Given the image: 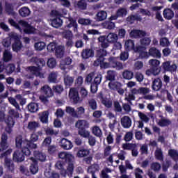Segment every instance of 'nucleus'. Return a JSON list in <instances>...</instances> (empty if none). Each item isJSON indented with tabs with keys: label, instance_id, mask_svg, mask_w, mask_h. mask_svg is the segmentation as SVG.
Instances as JSON below:
<instances>
[{
	"label": "nucleus",
	"instance_id": "a878e982",
	"mask_svg": "<svg viewBox=\"0 0 178 178\" xmlns=\"http://www.w3.org/2000/svg\"><path fill=\"white\" fill-rule=\"evenodd\" d=\"M149 56H152V58L159 59L162 58V54H161V51L156 49V47H151L149 49Z\"/></svg>",
	"mask_w": 178,
	"mask_h": 178
},
{
	"label": "nucleus",
	"instance_id": "f03ea898",
	"mask_svg": "<svg viewBox=\"0 0 178 178\" xmlns=\"http://www.w3.org/2000/svg\"><path fill=\"white\" fill-rule=\"evenodd\" d=\"M9 115L7 117L5 118V123L6 124L5 128V131L8 133V134H10L12 131H13V126H15V120H13V118L15 119H19L20 118V114L19 113L18 111H16L15 109H10L8 111Z\"/></svg>",
	"mask_w": 178,
	"mask_h": 178
},
{
	"label": "nucleus",
	"instance_id": "bf43d9fd",
	"mask_svg": "<svg viewBox=\"0 0 178 178\" xmlns=\"http://www.w3.org/2000/svg\"><path fill=\"white\" fill-rule=\"evenodd\" d=\"M66 113H69L72 118H75V116H77V112L76 110H74V108L71 106H67L66 107Z\"/></svg>",
	"mask_w": 178,
	"mask_h": 178
},
{
	"label": "nucleus",
	"instance_id": "1a4fd4ad",
	"mask_svg": "<svg viewBox=\"0 0 178 178\" xmlns=\"http://www.w3.org/2000/svg\"><path fill=\"white\" fill-rule=\"evenodd\" d=\"M66 25L65 29H72L74 33H77L79 30V24H77V21L73 17H68L65 22Z\"/></svg>",
	"mask_w": 178,
	"mask_h": 178
},
{
	"label": "nucleus",
	"instance_id": "7c9ffc66",
	"mask_svg": "<svg viewBox=\"0 0 178 178\" xmlns=\"http://www.w3.org/2000/svg\"><path fill=\"white\" fill-rule=\"evenodd\" d=\"M62 24H63V20L60 19V17H56L51 20V25L54 29H59V27H62Z\"/></svg>",
	"mask_w": 178,
	"mask_h": 178
},
{
	"label": "nucleus",
	"instance_id": "dca6fc26",
	"mask_svg": "<svg viewBox=\"0 0 178 178\" xmlns=\"http://www.w3.org/2000/svg\"><path fill=\"white\" fill-rule=\"evenodd\" d=\"M72 62H73V60L70 58V57H66L64 59H62L60 63V69L61 70H63V72L66 74L67 73V66L72 65Z\"/></svg>",
	"mask_w": 178,
	"mask_h": 178
},
{
	"label": "nucleus",
	"instance_id": "e433bc0d",
	"mask_svg": "<svg viewBox=\"0 0 178 178\" xmlns=\"http://www.w3.org/2000/svg\"><path fill=\"white\" fill-rule=\"evenodd\" d=\"M158 124L160 126V127H168L172 124V121H170L169 119L161 118L159 120Z\"/></svg>",
	"mask_w": 178,
	"mask_h": 178
},
{
	"label": "nucleus",
	"instance_id": "c85d7f7f",
	"mask_svg": "<svg viewBox=\"0 0 178 178\" xmlns=\"http://www.w3.org/2000/svg\"><path fill=\"white\" fill-rule=\"evenodd\" d=\"M90 155V149H86L84 147H79L76 153V156L78 158H86Z\"/></svg>",
	"mask_w": 178,
	"mask_h": 178
},
{
	"label": "nucleus",
	"instance_id": "f704fd0d",
	"mask_svg": "<svg viewBox=\"0 0 178 178\" xmlns=\"http://www.w3.org/2000/svg\"><path fill=\"white\" fill-rule=\"evenodd\" d=\"M107 16H108V13H106V11L105 10L99 11L96 15L97 20V22H104V20L106 19Z\"/></svg>",
	"mask_w": 178,
	"mask_h": 178
},
{
	"label": "nucleus",
	"instance_id": "49530a36",
	"mask_svg": "<svg viewBox=\"0 0 178 178\" xmlns=\"http://www.w3.org/2000/svg\"><path fill=\"white\" fill-rule=\"evenodd\" d=\"M116 13L118 17H126L127 16V8H120L116 11Z\"/></svg>",
	"mask_w": 178,
	"mask_h": 178
},
{
	"label": "nucleus",
	"instance_id": "79ce46f5",
	"mask_svg": "<svg viewBox=\"0 0 178 178\" xmlns=\"http://www.w3.org/2000/svg\"><path fill=\"white\" fill-rule=\"evenodd\" d=\"M28 111L31 112V113H35L38 111V104L35 102H31L28 104Z\"/></svg>",
	"mask_w": 178,
	"mask_h": 178
},
{
	"label": "nucleus",
	"instance_id": "58836bf2",
	"mask_svg": "<svg viewBox=\"0 0 178 178\" xmlns=\"http://www.w3.org/2000/svg\"><path fill=\"white\" fill-rule=\"evenodd\" d=\"M119 37L118 36V34L110 33L106 38L107 39V41L111 43L116 42L118 40Z\"/></svg>",
	"mask_w": 178,
	"mask_h": 178
},
{
	"label": "nucleus",
	"instance_id": "6e6552de",
	"mask_svg": "<svg viewBox=\"0 0 178 178\" xmlns=\"http://www.w3.org/2000/svg\"><path fill=\"white\" fill-rule=\"evenodd\" d=\"M69 98L72 105H77V104H80L82 101L80 97V95H79V91L76 88H72L70 89Z\"/></svg>",
	"mask_w": 178,
	"mask_h": 178
},
{
	"label": "nucleus",
	"instance_id": "69168bd1",
	"mask_svg": "<svg viewBox=\"0 0 178 178\" xmlns=\"http://www.w3.org/2000/svg\"><path fill=\"white\" fill-rule=\"evenodd\" d=\"M152 170H154V172H159L161 170V164L158 162H154L151 164L150 166Z\"/></svg>",
	"mask_w": 178,
	"mask_h": 178
},
{
	"label": "nucleus",
	"instance_id": "4d7b16f0",
	"mask_svg": "<svg viewBox=\"0 0 178 178\" xmlns=\"http://www.w3.org/2000/svg\"><path fill=\"white\" fill-rule=\"evenodd\" d=\"M53 92H56V94H62L63 92V86L62 85H56L52 88Z\"/></svg>",
	"mask_w": 178,
	"mask_h": 178
},
{
	"label": "nucleus",
	"instance_id": "f257e3e1",
	"mask_svg": "<svg viewBox=\"0 0 178 178\" xmlns=\"http://www.w3.org/2000/svg\"><path fill=\"white\" fill-rule=\"evenodd\" d=\"M108 52L106 50L104 49H100L96 52V58L97 59L94 61V66H101V67H104V69H107V67H112L115 70H122L123 69V64L115 57L108 58V62H105V56L107 55Z\"/></svg>",
	"mask_w": 178,
	"mask_h": 178
},
{
	"label": "nucleus",
	"instance_id": "39448f33",
	"mask_svg": "<svg viewBox=\"0 0 178 178\" xmlns=\"http://www.w3.org/2000/svg\"><path fill=\"white\" fill-rule=\"evenodd\" d=\"M58 157L62 159L63 162L67 163V170L70 175L74 172V163H73V156L65 152L58 154Z\"/></svg>",
	"mask_w": 178,
	"mask_h": 178
},
{
	"label": "nucleus",
	"instance_id": "2f4dec72",
	"mask_svg": "<svg viewBox=\"0 0 178 178\" xmlns=\"http://www.w3.org/2000/svg\"><path fill=\"white\" fill-rule=\"evenodd\" d=\"M163 17L168 20H172L175 16V13L170 8H165L163 10Z\"/></svg>",
	"mask_w": 178,
	"mask_h": 178
},
{
	"label": "nucleus",
	"instance_id": "bb28decb",
	"mask_svg": "<svg viewBox=\"0 0 178 178\" xmlns=\"http://www.w3.org/2000/svg\"><path fill=\"white\" fill-rule=\"evenodd\" d=\"M152 88L153 91H159L162 88V80L161 78H155L153 80Z\"/></svg>",
	"mask_w": 178,
	"mask_h": 178
},
{
	"label": "nucleus",
	"instance_id": "aec40b11",
	"mask_svg": "<svg viewBox=\"0 0 178 178\" xmlns=\"http://www.w3.org/2000/svg\"><path fill=\"white\" fill-rule=\"evenodd\" d=\"M88 6L87 0H79L74 4L75 9H78V10H87Z\"/></svg>",
	"mask_w": 178,
	"mask_h": 178
},
{
	"label": "nucleus",
	"instance_id": "13d9d810",
	"mask_svg": "<svg viewBox=\"0 0 178 178\" xmlns=\"http://www.w3.org/2000/svg\"><path fill=\"white\" fill-rule=\"evenodd\" d=\"M78 23L82 26H90V24H91V20L90 19L79 18Z\"/></svg>",
	"mask_w": 178,
	"mask_h": 178
},
{
	"label": "nucleus",
	"instance_id": "a211bd4d",
	"mask_svg": "<svg viewBox=\"0 0 178 178\" xmlns=\"http://www.w3.org/2000/svg\"><path fill=\"white\" fill-rule=\"evenodd\" d=\"M31 62L36 65V67H38L39 70H42V68L45 66L47 63L44 58H40L38 57H33L31 58Z\"/></svg>",
	"mask_w": 178,
	"mask_h": 178
},
{
	"label": "nucleus",
	"instance_id": "b1692460",
	"mask_svg": "<svg viewBox=\"0 0 178 178\" xmlns=\"http://www.w3.org/2000/svg\"><path fill=\"white\" fill-rule=\"evenodd\" d=\"M60 145L63 149L69 150L72 149L73 148V143L72 141L66 139V138H62L60 142Z\"/></svg>",
	"mask_w": 178,
	"mask_h": 178
},
{
	"label": "nucleus",
	"instance_id": "5701e85b",
	"mask_svg": "<svg viewBox=\"0 0 178 178\" xmlns=\"http://www.w3.org/2000/svg\"><path fill=\"white\" fill-rule=\"evenodd\" d=\"M31 161H32V163L30 165V172L32 175H35L38 172V161L35 158L31 157Z\"/></svg>",
	"mask_w": 178,
	"mask_h": 178
},
{
	"label": "nucleus",
	"instance_id": "423d86ee",
	"mask_svg": "<svg viewBox=\"0 0 178 178\" xmlns=\"http://www.w3.org/2000/svg\"><path fill=\"white\" fill-rule=\"evenodd\" d=\"M12 148H9L6 152L1 154V158H5L4 159V166L8 172H14L15 171V163L12 159H8V155H10L13 152Z\"/></svg>",
	"mask_w": 178,
	"mask_h": 178
},
{
	"label": "nucleus",
	"instance_id": "37998d69",
	"mask_svg": "<svg viewBox=\"0 0 178 178\" xmlns=\"http://www.w3.org/2000/svg\"><path fill=\"white\" fill-rule=\"evenodd\" d=\"M168 155L173 159L175 162L178 161V152L175 149H170L168 150Z\"/></svg>",
	"mask_w": 178,
	"mask_h": 178
},
{
	"label": "nucleus",
	"instance_id": "6ab92c4d",
	"mask_svg": "<svg viewBox=\"0 0 178 178\" xmlns=\"http://www.w3.org/2000/svg\"><path fill=\"white\" fill-rule=\"evenodd\" d=\"M145 35H147V32L139 29H134L130 33L131 38H143Z\"/></svg>",
	"mask_w": 178,
	"mask_h": 178
},
{
	"label": "nucleus",
	"instance_id": "cd10ccee",
	"mask_svg": "<svg viewBox=\"0 0 178 178\" xmlns=\"http://www.w3.org/2000/svg\"><path fill=\"white\" fill-rule=\"evenodd\" d=\"M121 124L124 129H130L131 127V118L124 115L121 118Z\"/></svg>",
	"mask_w": 178,
	"mask_h": 178
},
{
	"label": "nucleus",
	"instance_id": "4be33fe9",
	"mask_svg": "<svg viewBox=\"0 0 178 178\" xmlns=\"http://www.w3.org/2000/svg\"><path fill=\"white\" fill-rule=\"evenodd\" d=\"M40 92L46 97H54V91L52 90V88H51V87H49V86L48 85H44V86H42L40 88Z\"/></svg>",
	"mask_w": 178,
	"mask_h": 178
},
{
	"label": "nucleus",
	"instance_id": "6e6d98bb",
	"mask_svg": "<svg viewBox=\"0 0 178 178\" xmlns=\"http://www.w3.org/2000/svg\"><path fill=\"white\" fill-rule=\"evenodd\" d=\"M45 42H38L35 43L34 48L35 51H42L45 48Z\"/></svg>",
	"mask_w": 178,
	"mask_h": 178
},
{
	"label": "nucleus",
	"instance_id": "4c0bfd02",
	"mask_svg": "<svg viewBox=\"0 0 178 178\" xmlns=\"http://www.w3.org/2000/svg\"><path fill=\"white\" fill-rule=\"evenodd\" d=\"M30 9L27 7H22L19 10V14L22 16V17H27V16H30Z\"/></svg>",
	"mask_w": 178,
	"mask_h": 178
},
{
	"label": "nucleus",
	"instance_id": "f8f14e48",
	"mask_svg": "<svg viewBox=\"0 0 178 178\" xmlns=\"http://www.w3.org/2000/svg\"><path fill=\"white\" fill-rule=\"evenodd\" d=\"M145 51H147V47L138 45L135 49V54H139V59H148L149 58V53Z\"/></svg>",
	"mask_w": 178,
	"mask_h": 178
},
{
	"label": "nucleus",
	"instance_id": "680f3d73",
	"mask_svg": "<svg viewBox=\"0 0 178 178\" xmlns=\"http://www.w3.org/2000/svg\"><path fill=\"white\" fill-rule=\"evenodd\" d=\"M8 23H9V24H10V26H12L13 27H15V29H16L17 30H22V28L20 27V25L19 24V22L17 24V22H16L15 21V19H13L12 18H9Z\"/></svg>",
	"mask_w": 178,
	"mask_h": 178
},
{
	"label": "nucleus",
	"instance_id": "5fc2aeb1",
	"mask_svg": "<svg viewBox=\"0 0 178 178\" xmlns=\"http://www.w3.org/2000/svg\"><path fill=\"white\" fill-rule=\"evenodd\" d=\"M3 62H9L10 60H12V54H10V52H9L8 50H6L3 52Z\"/></svg>",
	"mask_w": 178,
	"mask_h": 178
},
{
	"label": "nucleus",
	"instance_id": "9b49d317",
	"mask_svg": "<svg viewBox=\"0 0 178 178\" xmlns=\"http://www.w3.org/2000/svg\"><path fill=\"white\" fill-rule=\"evenodd\" d=\"M123 85L119 81H114L108 83V88L110 90H113V91H117L120 95H123L124 94V90L122 88Z\"/></svg>",
	"mask_w": 178,
	"mask_h": 178
},
{
	"label": "nucleus",
	"instance_id": "c756f323",
	"mask_svg": "<svg viewBox=\"0 0 178 178\" xmlns=\"http://www.w3.org/2000/svg\"><path fill=\"white\" fill-rule=\"evenodd\" d=\"M5 11L6 13L11 16H15V6L12 3H6Z\"/></svg>",
	"mask_w": 178,
	"mask_h": 178
},
{
	"label": "nucleus",
	"instance_id": "603ef678",
	"mask_svg": "<svg viewBox=\"0 0 178 178\" xmlns=\"http://www.w3.org/2000/svg\"><path fill=\"white\" fill-rule=\"evenodd\" d=\"M122 76L124 79H125V80H131V79L134 77V73H133L131 71L125 70L122 73Z\"/></svg>",
	"mask_w": 178,
	"mask_h": 178
},
{
	"label": "nucleus",
	"instance_id": "774afa93",
	"mask_svg": "<svg viewBox=\"0 0 178 178\" xmlns=\"http://www.w3.org/2000/svg\"><path fill=\"white\" fill-rule=\"evenodd\" d=\"M49 155H55L58 152V149H56V145H49L47 149Z\"/></svg>",
	"mask_w": 178,
	"mask_h": 178
},
{
	"label": "nucleus",
	"instance_id": "393cba45",
	"mask_svg": "<svg viewBox=\"0 0 178 178\" xmlns=\"http://www.w3.org/2000/svg\"><path fill=\"white\" fill-rule=\"evenodd\" d=\"M137 48V46L134 44V40L131 39H129L127 41H125L124 44V49L125 51H128L130 52V51H134V52H136V49Z\"/></svg>",
	"mask_w": 178,
	"mask_h": 178
},
{
	"label": "nucleus",
	"instance_id": "052dcab7",
	"mask_svg": "<svg viewBox=\"0 0 178 178\" xmlns=\"http://www.w3.org/2000/svg\"><path fill=\"white\" fill-rule=\"evenodd\" d=\"M58 79V74L56 72H51L49 74L48 80L50 83H56Z\"/></svg>",
	"mask_w": 178,
	"mask_h": 178
},
{
	"label": "nucleus",
	"instance_id": "e2e57ef3",
	"mask_svg": "<svg viewBox=\"0 0 178 178\" xmlns=\"http://www.w3.org/2000/svg\"><path fill=\"white\" fill-rule=\"evenodd\" d=\"M88 105L92 111H95L97 110V108H98L97 101H95V99H91L88 101Z\"/></svg>",
	"mask_w": 178,
	"mask_h": 178
},
{
	"label": "nucleus",
	"instance_id": "0e129e2a",
	"mask_svg": "<svg viewBox=\"0 0 178 178\" xmlns=\"http://www.w3.org/2000/svg\"><path fill=\"white\" fill-rule=\"evenodd\" d=\"M160 45L161 47H169L170 45V42L168 38H161L160 39Z\"/></svg>",
	"mask_w": 178,
	"mask_h": 178
},
{
	"label": "nucleus",
	"instance_id": "09e8293b",
	"mask_svg": "<svg viewBox=\"0 0 178 178\" xmlns=\"http://www.w3.org/2000/svg\"><path fill=\"white\" fill-rule=\"evenodd\" d=\"M49 116V112L48 111H43L42 115L40 116V122L47 124L48 123V118Z\"/></svg>",
	"mask_w": 178,
	"mask_h": 178
},
{
	"label": "nucleus",
	"instance_id": "de8ad7c7",
	"mask_svg": "<svg viewBox=\"0 0 178 178\" xmlns=\"http://www.w3.org/2000/svg\"><path fill=\"white\" fill-rule=\"evenodd\" d=\"M38 127H40V123L35 121L29 122L28 123L27 129L29 130H36L37 129H38Z\"/></svg>",
	"mask_w": 178,
	"mask_h": 178
},
{
	"label": "nucleus",
	"instance_id": "c03bdc74",
	"mask_svg": "<svg viewBox=\"0 0 178 178\" xmlns=\"http://www.w3.org/2000/svg\"><path fill=\"white\" fill-rule=\"evenodd\" d=\"M103 26L104 29H106L107 30H113L115 29V22H113L112 21H110L109 19L108 21H105L103 23Z\"/></svg>",
	"mask_w": 178,
	"mask_h": 178
},
{
	"label": "nucleus",
	"instance_id": "f3484780",
	"mask_svg": "<svg viewBox=\"0 0 178 178\" xmlns=\"http://www.w3.org/2000/svg\"><path fill=\"white\" fill-rule=\"evenodd\" d=\"M23 48V44H22V41H20V38L19 36H14V43L12 44V49L14 52H19Z\"/></svg>",
	"mask_w": 178,
	"mask_h": 178
},
{
	"label": "nucleus",
	"instance_id": "c9c22d12",
	"mask_svg": "<svg viewBox=\"0 0 178 178\" xmlns=\"http://www.w3.org/2000/svg\"><path fill=\"white\" fill-rule=\"evenodd\" d=\"M33 155H34L35 159L40 161V162H44V161H45V159L47 158V156H45V154H44L40 151H34Z\"/></svg>",
	"mask_w": 178,
	"mask_h": 178
},
{
	"label": "nucleus",
	"instance_id": "2eb2a0df",
	"mask_svg": "<svg viewBox=\"0 0 178 178\" xmlns=\"http://www.w3.org/2000/svg\"><path fill=\"white\" fill-rule=\"evenodd\" d=\"M95 54V52L94 51V49L86 48L82 50L81 53V56L82 59L87 60V59H90V58H94Z\"/></svg>",
	"mask_w": 178,
	"mask_h": 178
},
{
	"label": "nucleus",
	"instance_id": "8fccbe9b",
	"mask_svg": "<svg viewBox=\"0 0 178 178\" xmlns=\"http://www.w3.org/2000/svg\"><path fill=\"white\" fill-rule=\"evenodd\" d=\"M92 133L94 134V136H96V137H101L102 136V131L98 126H95L92 127Z\"/></svg>",
	"mask_w": 178,
	"mask_h": 178
},
{
	"label": "nucleus",
	"instance_id": "3c124183",
	"mask_svg": "<svg viewBox=\"0 0 178 178\" xmlns=\"http://www.w3.org/2000/svg\"><path fill=\"white\" fill-rule=\"evenodd\" d=\"M115 77L116 74L115 71H108L107 75L106 76V79L110 82L115 81Z\"/></svg>",
	"mask_w": 178,
	"mask_h": 178
},
{
	"label": "nucleus",
	"instance_id": "20e7f679",
	"mask_svg": "<svg viewBox=\"0 0 178 178\" xmlns=\"http://www.w3.org/2000/svg\"><path fill=\"white\" fill-rule=\"evenodd\" d=\"M76 127H78V134L81 137H83V138H88V137H90V131L86 129L90 127V124L87 120H78L76 123Z\"/></svg>",
	"mask_w": 178,
	"mask_h": 178
},
{
	"label": "nucleus",
	"instance_id": "a18cd8bd",
	"mask_svg": "<svg viewBox=\"0 0 178 178\" xmlns=\"http://www.w3.org/2000/svg\"><path fill=\"white\" fill-rule=\"evenodd\" d=\"M154 156L157 161H163V152L162 149L157 148L154 152Z\"/></svg>",
	"mask_w": 178,
	"mask_h": 178
},
{
	"label": "nucleus",
	"instance_id": "ddd939ff",
	"mask_svg": "<svg viewBox=\"0 0 178 178\" xmlns=\"http://www.w3.org/2000/svg\"><path fill=\"white\" fill-rule=\"evenodd\" d=\"M19 25L24 28V33L25 34H33L34 33V27L31 26L27 21L19 20Z\"/></svg>",
	"mask_w": 178,
	"mask_h": 178
},
{
	"label": "nucleus",
	"instance_id": "4468645a",
	"mask_svg": "<svg viewBox=\"0 0 178 178\" xmlns=\"http://www.w3.org/2000/svg\"><path fill=\"white\" fill-rule=\"evenodd\" d=\"M9 148V144L8 143V135L6 133L1 134L0 140V152H3Z\"/></svg>",
	"mask_w": 178,
	"mask_h": 178
},
{
	"label": "nucleus",
	"instance_id": "0eeeda50",
	"mask_svg": "<svg viewBox=\"0 0 178 178\" xmlns=\"http://www.w3.org/2000/svg\"><path fill=\"white\" fill-rule=\"evenodd\" d=\"M30 155H31V149H29L28 153L23 152V149L15 150L13 154V161L17 163H20L24 161L26 156H30Z\"/></svg>",
	"mask_w": 178,
	"mask_h": 178
},
{
	"label": "nucleus",
	"instance_id": "473e14b6",
	"mask_svg": "<svg viewBox=\"0 0 178 178\" xmlns=\"http://www.w3.org/2000/svg\"><path fill=\"white\" fill-rule=\"evenodd\" d=\"M42 136V131H38V132H33L31 135V140H28L31 143V144H35L34 143L38 141L39 137H41Z\"/></svg>",
	"mask_w": 178,
	"mask_h": 178
},
{
	"label": "nucleus",
	"instance_id": "9d476101",
	"mask_svg": "<svg viewBox=\"0 0 178 178\" xmlns=\"http://www.w3.org/2000/svg\"><path fill=\"white\" fill-rule=\"evenodd\" d=\"M65 163H66V162L63 161H58L56 162L55 166L56 168H57V169L60 170V173L61 176H63V177H66V176H68L69 177H72V176H73V172L71 173L70 175V173L67 170H67L65 169L64 168Z\"/></svg>",
	"mask_w": 178,
	"mask_h": 178
},
{
	"label": "nucleus",
	"instance_id": "338daca9",
	"mask_svg": "<svg viewBox=\"0 0 178 178\" xmlns=\"http://www.w3.org/2000/svg\"><path fill=\"white\" fill-rule=\"evenodd\" d=\"M47 65L48 67H50L51 69H54V67L56 66V60H55V58H51L48 59Z\"/></svg>",
	"mask_w": 178,
	"mask_h": 178
},
{
	"label": "nucleus",
	"instance_id": "412c9836",
	"mask_svg": "<svg viewBox=\"0 0 178 178\" xmlns=\"http://www.w3.org/2000/svg\"><path fill=\"white\" fill-rule=\"evenodd\" d=\"M40 70L38 69V67H35V66H29V67H26V72L28 73H30V74H28L26 75V77L28 79H29L30 80H33L34 79V76H35L37 72Z\"/></svg>",
	"mask_w": 178,
	"mask_h": 178
},
{
	"label": "nucleus",
	"instance_id": "a19ab883",
	"mask_svg": "<svg viewBox=\"0 0 178 178\" xmlns=\"http://www.w3.org/2000/svg\"><path fill=\"white\" fill-rule=\"evenodd\" d=\"M74 78L67 75L64 76V84L66 87H70L73 85Z\"/></svg>",
	"mask_w": 178,
	"mask_h": 178
},
{
	"label": "nucleus",
	"instance_id": "864d4df0",
	"mask_svg": "<svg viewBox=\"0 0 178 178\" xmlns=\"http://www.w3.org/2000/svg\"><path fill=\"white\" fill-rule=\"evenodd\" d=\"M140 47H148L151 44V38H143L140 40Z\"/></svg>",
	"mask_w": 178,
	"mask_h": 178
},
{
	"label": "nucleus",
	"instance_id": "ea45409f",
	"mask_svg": "<svg viewBox=\"0 0 178 178\" xmlns=\"http://www.w3.org/2000/svg\"><path fill=\"white\" fill-rule=\"evenodd\" d=\"M55 52L57 58H63V55H65V47L63 46H57Z\"/></svg>",
	"mask_w": 178,
	"mask_h": 178
},
{
	"label": "nucleus",
	"instance_id": "7ed1b4c3",
	"mask_svg": "<svg viewBox=\"0 0 178 178\" xmlns=\"http://www.w3.org/2000/svg\"><path fill=\"white\" fill-rule=\"evenodd\" d=\"M15 145L17 148H20L26 154H29V149H35L37 148V144H33L27 140H23L22 136L15 138Z\"/></svg>",
	"mask_w": 178,
	"mask_h": 178
},
{
	"label": "nucleus",
	"instance_id": "72a5a7b5",
	"mask_svg": "<svg viewBox=\"0 0 178 178\" xmlns=\"http://www.w3.org/2000/svg\"><path fill=\"white\" fill-rule=\"evenodd\" d=\"M98 41L100 42V45L102 48L105 49V48H108L109 47V42L106 39V36H100L98 38Z\"/></svg>",
	"mask_w": 178,
	"mask_h": 178
}]
</instances>
